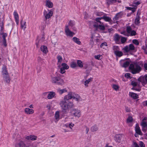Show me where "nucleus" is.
<instances>
[{"instance_id": "nucleus-25", "label": "nucleus", "mask_w": 147, "mask_h": 147, "mask_svg": "<svg viewBox=\"0 0 147 147\" xmlns=\"http://www.w3.org/2000/svg\"><path fill=\"white\" fill-rule=\"evenodd\" d=\"M46 6L49 8H52L53 6V3L49 0H47L46 3Z\"/></svg>"}, {"instance_id": "nucleus-30", "label": "nucleus", "mask_w": 147, "mask_h": 147, "mask_svg": "<svg viewBox=\"0 0 147 147\" xmlns=\"http://www.w3.org/2000/svg\"><path fill=\"white\" fill-rule=\"evenodd\" d=\"M72 40L78 45H80L81 44V42L80 41L79 39L77 38L76 37H73Z\"/></svg>"}, {"instance_id": "nucleus-59", "label": "nucleus", "mask_w": 147, "mask_h": 147, "mask_svg": "<svg viewBox=\"0 0 147 147\" xmlns=\"http://www.w3.org/2000/svg\"><path fill=\"white\" fill-rule=\"evenodd\" d=\"M101 55H95L94 56V58L96 59H98V60H100V58L101 56Z\"/></svg>"}, {"instance_id": "nucleus-7", "label": "nucleus", "mask_w": 147, "mask_h": 147, "mask_svg": "<svg viewBox=\"0 0 147 147\" xmlns=\"http://www.w3.org/2000/svg\"><path fill=\"white\" fill-rule=\"evenodd\" d=\"M138 81L141 82L143 85L147 84V75H146L144 76H141L138 79Z\"/></svg>"}, {"instance_id": "nucleus-58", "label": "nucleus", "mask_w": 147, "mask_h": 147, "mask_svg": "<svg viewBox=\"0 0 147 147\" xmlns=\"http://www.w3.org/2000/svg\"><path fill=\"white\" fill-rule=\"evenodd\" d=\"M139 144L140 147H145L144 144L142 141H140Z\"/></svg>"}, {"instance_id": "nucleus-1", "label": "nucleus", "mask_w": 147, "mask_h": 147, "mask_svg": "<svg viewBox=\"0 0 147 147\" xmlns=\"http://www.w3.org/2000/svg\"><path fill=\"white\" fill-rule=\"evenodd\" d=\"M72 92H69L67 95H65L63 100L61 101L59 105L62 110L61 113L63 114H66L69 112V109L72 108L74 105L72 102L69 101V99L72 98Z\"/></svg>"}, {"instance_id": "nucleus-48", "label": "nucleus", "mask_w": 147, "mask_h": 147, "mask_svg": "<svg viewBox=\"0 0 147 147\" xmlns=\"http://www.w3.org/2000/svg\"><path fill=\"white\" fill-rule=\"evenodd\" d=\"M57 59H58V63H61L62 60V57L60 55H58L57 56Z\"/></svg>"}, {"instance_id": "nucleus-5", "label": "nucleus", "mask_w": 147, "mask_h": 147, "mask_svg": "<svg viewBox=\"0 0 147 147\" xmlns=\"http://www.w3.org/2000/svg\"><path fill=\"white\" fill-rule=\"evenodd\" d=\"M74 106L71 109H69V110H70V113L71 114L74 115L75 117H79L81 116L80 111L77 109L74 108Z\"/></svg>"}, {"instance_id": "nucleus-22", "label": "nucleus", "mask_w": 147, "mask_h": 147, "mask_svg": "<svg viewBox=\"0 0 147 147\" xmlns=\"http://www.w3.org/2000/svg\"><path fill=\"white\" fill-rule=\"evenodd\" d=\"M122 80L124 82L127 81V79L129 78V73H127L125 74L124 76L122 75L121 76Z\"/></svg>"}, {"instance_id": "nucleus-6", "label": "nucleus", "mask_w": 147, "mask_h": 147, "mask_svg": "<svg viewBox=\"0 0 147 147\" xmlns=\"http://www.w3.org/2000/svg\"><path fill=\"white\" fill-rule=\"evenodd\" d=\"M134 5H130V7H129V14H131L135 12L137 8V6L140 4V3L137 2L136 3H134Z\"/></svg>"}, {"instance_id": "nucleus-3", "label": "nucleus", "mask_w": 147, "mask_h": 147, "mask_svg": "<svg viewBox=\"0 0 147 147\" xmlns=\"http://www.w3.org/2000/svg\"><path fill=\"white\" fill-rule=\"evenodd\" d=\"M51 82L52 83L56 85L62 86L64 84V80L59 77H52Z\"/></svg>"}, {"instance_id": "nucleus-16", "label": "nucleus", "mask_w": 147, "mask_h": 147, "mask_svg": "<svg viewBox=\"0 0 147 147\" xmlns=\"http://www.w3.org/2000/svg\"><path fill=\"white\" fill-rule=\"evenodd\" d=\"M140 13L139 11H138L137 12L136 16L135 21V24L136 25H138L140 23Z\"/></svg>"}, {"instance_id": "nucleus-47", "label": "nucleus", "mask_w": 147, "mask_h": 147, "mask_svg": "<svg viewBox=\"0 0 147 147\" xmlns=\"http://www.w3.org/2000/svg\"><path fill=\"white\" fill-rule=\"evenodd\" d=\"M13 15L15 20L19 19V16L17 12L15 11L13 13Z\"/></svg>"}, {"instance_id": "nucleus-52", "label": "nucleus", "mask_w": 147, "mask_h": 147, "mask_svg": "<svg viewBox=\"0 0 147 147\" xmlns=\"http://www.w3.org/2000/svg\"><path fill=\"white\" fill-rule=\"evenodd\" d=\"M132 42L136 45H139V42L136 39H134L132 40Z\"/></svg>"}, {"instance_id": "nucleus-23", "label": "nucleus", "mask_w": 147, "mask_h": 147, "mask_svg": "<svg viewBox=\"0 0 147 147\" xmlns=\"http://www.w3.org/2000/svg\"><path fill=\"white\" fill-rule=\"evenodd\" d=\"M106 3L109 6L111 5H112L116 3L117 0H106Z\"/></svg>"}, {"instance_id": "nucleus-20", "label": "nucleus", "mask_w": 147, "mask_h": 147, "mask_svg": "<svg viewBox=\"0 0 147 147\" xmlns=\"http://www.w3.org/2000/svg\"><path fill=\"white\" fill-rule=\"evenodd\" d=\"M137 33L136 31L132 30L131 27H129V36H134L136 35Z\"/></svg>"}, {"instance_id": "nucleus-34", "label": "nucleus", "mask_w": 147, "mask_h": 147, "mask_svg": "<svg viewBox=\"0 0 147 147\" xmlns=\"http://www.w3.org/2000/svg\"><path fill=\"white\" fill-rule=\"evenodd\" d=\"M146 119V118H144L142 120V122L141 123V125L142 127L145 128L147 126L146 123L145 121V120Z\"/></svg>"}, {"instance_id": "nucleus-18", "label": "nucleus", "mask_w": 147, "mask_h": 147, "mask_svg": "<svg viewBox=\"0 0 147 147\" xmlns=\"http://www.w3.org/2000/svg\"><path fill=\"white\" fill-rule=\"evenodd\" d=\"M2 74L3 76H5L9 74L7 70V69L6 66L5 65H3L2 68Z\"/></svg>"}, {"instance_id": "nucleus-32", "label": "nucleus", "mask_w": 147, "mask_h": 147, "mask_svg": "<svg viewBox=\"0 0 147 147\" xmlns=\"http://www.w3.org/2000/svg\"><path fill=\"white\" fill-rule=\"evenodd\" d=\"M55 95V93L53 92H50L48 94L47 98L48 99H50L53 98Z\"/></svg>"}, {"instance_id": "nucleus-50", "label": "nucleus", "mask_w": 147, "mask_h": 147, "mask_svg": "<svg viewBox=\"0 0 147 147\" xmlns=\"http://www.w3.org/2000/svg\"><path fill=\"white\" fill-rule=\"evenodd\" d=\"M105 13L101 12H97L96 13V15L98 16H101L105 14Z\"/></svg>"}, {"instance_id": "nucleus-35", "label": "nucleus", "mask_w": 147, "mask_h": 147, "mask_svg": "<svg viewBox=\"0 0 147 147\" xmlns=\"http://www.w3.org/2000/svg\"><path fill=\"white\" fill-rule=\"evenodd\" d=\"M98 129V128L96 125L95 124L92 126L91 128V130L92 132H94L97 131Z\"/></svg>"}, {"instance_id": "nucleus-39", "label": "nucleus", "mask_w": 147, "mask_h": 147, "mask_svg": "<svg viewBox=\"0 0 147 147\" xmlns=\"http://www.w3.org/2000/svg\"><path fill=\"white\" fill-rule=\"evenodd\" d=\"M68 24L69 26L73 27L75 24V21L70 20L68 23Z\"/></svg>"}, {"instance_id": "nucleus-4", "label": "nucleus", "mask_w": 147, "mask_h": 147, "mask_svg": "<svg viewBox=\"0 0 147 147\" xmlns=\"http://www.w3.org/2000/svg\"><path fill=\"white\" fill-rule=\"evenodd\" d=\"M16 140L17 142L15 144V147H29L30 146L29 144L26 143L21 140V138L19 140L16 139Z\"/></svg>"}, {"instance_id": "nucleus-33", "label": "nucleus", "mask_w": 147, "mask_h": 147, "mask_svg": "<svg viewBox=\"0 0 147 147\" xmlns=\"http://www.w3.org/2000/svg\"><path fill=\"white\" fill-rule=\"evenodd\" d=\"M21 24V29H24V30H25V29L26 28V22L25 21L23 22L22 20L20 22Z\"/></svg>"}, {"instance_id": "nucleus-14", "label": "nucleus", "mask_w": 147, "mask_h": 147, "mask_svg": "<svg viewBox=\"0 0 147 147\" xmlns=\"http://www.w3.org/2000/svg\"><path fill=\"white\" fill-rule=\"evenodd\" d=\"M136 51L134 46L132 44H131L129 45V54L131 55L133 54V53Z\"/></svg>"}, {"instance_id": "nucleus-36", "label": "nucleus", "mask_w": 147, "mask_h": 147, "mask_svg": "<svg viewBox=\"0 0 147 147\" xmlns=\"http://www.w3.org/2000/svg\"><path fill=\"white\" fill-rule=\"evenodd\" d=\"M77 65H78V66L80 68H82L83 67V64L82 61L80 60H77Z\"/></svg>"}, {"instance_id": "nucleus-40", "label": "nucleus", "mask_w": 147, "mask_h": 147, "mask_svg": "<svg viewBox=\"0 0 147 147\" xmlns=\"http://www.w3.org/2000/svg\"><path fill=\"white\" fill-rule=\"evenodd\" d=\"M131 96L134 99H136L138 98V95L134 93H131Z\"/></svg>"}, {"instance_id": "nucleus-62", "label": "nucleus", "mask_w": 147, "mask_h": 147, "mask_svg": "<svg viewBox=\"0 0 147 147\" xmlns=\"http://www.w3.org/2000/svg\"><path fill=\"white\" fill-rule=\"evenodd\" d=\"M74 124H73L72 123H70L69 124V126L70 128H71L72 127L74 126Z\"/></svg>"}, {"instance_id": "nucleus-45", "label": "nucleus", "mask_w": 147, "mask_h": 147, "mask_svg": "<svg viewBox=\"0 0 147 147\" xmlns=\"http://www.w3.org/2000/svg\"><path fill=\"white\" fill-rule=\"evenodd\" d=\"M113 88L117 91L119 88V87L118 85L115 84H113L112 86Z\"/></svg>"}, {"instance_id": "nucleus-21", "label": "nucleus", "mask_w": 147, "mask_h": 147, "mask_svg": "<svg viewBox=\"0 0 147 147\" xmlns=\"http://www.w3.org/2000/svg\"><path fill=\"white\" fill-rule=\"evenodd\" d=\"M25 112L27 114H31L34 113V111L33 109H30L29 108H26L25 109Z\"/></svg>"}, {"instance_id": "nucleus-9", "label": "nucleus", "mask_w": 147, "mask_h": 147, "mask_svg": "<svg viewBox=\"0 0 147 147\" xmlns=\"http://www.w3.org/2000/svg\"><path fill=\"white\" fill-rule=\"evenodd\" d=\"M95 24L93 25L94 27L96 29H99L100 30L103 31L105 30V28L104 24L102 25L98 24L97 23L95 22Z\"/></svg>"}, {"instance_id": "nucleus-53", "label": "nucleus", "mask_w": 147, "mask_h": 147, "mask_svg": "<svg viewBox=\"0 0 147 147\" xmlns=\"http://www.w3.org/2000/svg\"><path fill=\"white\" fill-rule=\"evenodd\" d=\"M113 50L115 51H118L119 50V47L118 46H113Z\"/></svg>"}, {"instance_id": "nucleus-15", "label": "nucleus", "mask_w": 147, "mask_h": 147, "mask_svg": "<svg viewBox=\"0 0 147 147\" xmlns=\"http://www.w3.org/2000/svg\"><path fill=\"white\" fill-rule=\"evenodd\" d=\"M135 131L138 134L142 136L143 134L142 132L140 129L139 126V125L138 124H136L135 127Z\"/></svg>"}, {"instance_id": "nucleus-41", "label": "nucleus", "mask_w": 147, "mask_h": 147, "mask_svg": "<svg viewBox=\"0 0 147 147\" xmlns=\"http://www.w3.org/2000/svg\"><path fill=\"white\" fill-rule=\"evenodd\" d=\"M78 66L76 63L74 62H71L70 64V67L73 68H74Z\"/></svg>"}, {"instance_id": "nucleus-24", "label": "nucleus", "mask_w": 147, "mask_h": 147, "mask_svg": "<svg viewBox=\"0 0 147 147\" xmlns=\"http://www.w3.org/2000/svg\"><path fill=\"white\" fill-rule=\"evenodd\" d=\"M121 36H119L118 34H116L114 37V40L116 42H118L119 41L120 38Z\"/></svg>"}, {"instance_id": "nucleus-19", "label": "nucleus", "mask_w": 147, "mask_h": 147, "mask_svg": "<svg viewBox=\"0 0 147 147\" xmlns=\"http://www.w3.org/2000/svg\"><path fill=\"white\" fill-rule=\"evenodd\" d=\"M40 50L45 54H47L48 52L47 47L45 45L42 46L40 47Z\"/></svg>"}, {"instance_id": "nucleus-55", "label": "nucleus", "mask_w": 147, "mask_h": 147, "mask_svg": "<svg viewBox=\"0 0 147 147\" xmlns=\"http://www.w3.org/2000/svg\"><path fill=\"white\" fill-rule=\"evenodd\" d=\"M4 26H1V30L0 31V34H3L4 33Z\"/></svg>"}, {"instance_id": "nucleus-12", "label": "nucleus", "mask_w": 147, "mask_h": 147, "mask_svg": "<svg viewBox=\"0 0 147 147\" xmlns=\"http://www.w3.org/2000/svg\"><path fill=\"white\" fill-rule=\"evenodd\" d=\"M123 14V12L122 11H120L117 13L114 18H113V20L114 21L118 20L119 18L122 17Z\"/></svg>"}, {"instance_id": "nucleus-49", "label": "nucleus", "mask_w": 147, "mask_h": 147, "mask_svg": "<svg viewBox=\"0 0 147 147\" xmlns=\"http://www.w3.org/2000/svg\"><path fill=\"white\" fill-rule=\"evenodd\" d=\"M121 41L122 43L123 44L127 40V38L124 37H123L121 36Z\"/></svg>"}, {"instance_id": "nucleus-43", "label": "nucleus", "mask_w": 147, "mask_h": 147, "mask_svg": "<svg viewBox=\"0 0 147 147\" xmlns=\"http://www.w3.org/2000/svg\"><path fill=\"white\" fill-rule=\"evenodd\" d=\"M59 111H57L55 113V117L56 119H57L59 118Z\"/></svg>"}, {"instance_id": "nucleus-51", "label": "nucleus", "mask_w": 147, "mask_h": 147, "mask_svg": "<svg viewBox=\"0 0 147 147\" xmlns=\"http://www.w3.org/2000/svg\"><path fill=\"white\" fill-rule=\"evenodd\" d=\"M124 53H128L129 52V46H127L123 48Z\"/></svg>"}, {"instance_id": "nucleus-26", "label": "nucleus", "mask_w": 147, "mask_h": 147, "mask_svg": "<svg viewBox=\"0 0 147 147\" xmlns=\"http://www.w3.org/2000/svg\"><path fill=\"white\" fill-rule=\"evenodd\" d=\"M3 78L5 81L7 83H9L10 81V78L9 74L4 76H3Z\"/></svg>"}, {"instance_id": "nucleus-56", "label": "nucleus", "mask_w": 147, "mask_h": 147, "mask_svg": "<svg viewBox=\"0 0 147 147\" xmlns=\"http://www.w3.org/2000/svg\"><path fill=\"white\" fill-rule=\"evenodd\" d=\"M65 69L64 68H63L62 67H61L60 69V73L63 74L65 73Z\"/></svg>"}, {"instance_id": "nucleus-2", "label": "nucleus", "mask_w": 147, "mask_h": 147, "mask_svg": "<svg viewBox=\"0 0 147 147\" xmlns=\"http://www.w3.org/2000/svg\"><path fill=\"white\" fill-rule=\"evenodd\" d=\"M129 69L133 74L138 73L141 71V67L136 64H131L129 66Z\"/></svg>"}, {"instance_id": "nucleus-54", "label": "nucleus", "mask_w": 147, "mask_h": 147, "mask_svg": "<svg viewBox=\"0 0 147 147\" xmlns=\"http://www.w3.org/2000/svg\"><path fill=\"white\" fill-rule=\"evenodd\" d=\"M0 35H2V38L3 39H6V37L7 36V34L6 33H4L3 34H0Z\"/></svg>"}, {"instance_id": "nucleus-44", "label": "nucleus", "mask_w": 147, "mask_h": 147, "mask_svg": "<svg viewBox=\"0 0 147 147\" xmlns=\"http://www.w3.org/2000/svg\"><path fill=\"white\" fill-rule=\"evenodd\" d=\"M30 140L32 141L35 140H37V137L36 136L33 135H30Z\"/></svg>"}, {"instance_id": "nucleus-28", "label": "nucleus", "mask_w": 147, "mask_h": 147, "mask_svg": "<svg viewBox=\"0 0 147 147\" xmlns=\"http://www.w3.org/2000/svg\"><path fill=\"white\" fill-rule=\"evenodd\" d=\"M120 33L121 34L129 36V26H126V32L123 31L121 32Z\"/></svg>"}, {"instance_id": "nucleus-17", "label": "nucleus", "mask_w": 147, "mask_h": 147, "mask_svg": "<svg viewBox=\"0 0 147 147\" xmlns=\"http://www.w3.org/2000/svg\"><path fill=\"white\" fill-rule=\"evenodd\" d=\"M122 137L121 135L119 134H116L114 137V140L116 142L120 143L121 142Z\"/></svg>"}, {"instance_id": "nucleus-57", "label": "nucleus", "mask_w": 147, "mask_h": 147, "mask_svg": "<svg viewBox=\"0 0 147 147\" xmlns=\"http://www.w3.org/2000/svg\"><path fill=\"white\" fill-rule=\"evenodd\" d=\"M145 53L147 54V45H146L145 47L143 46L142 47Z\"/></svg>"}, {"instance_id": "nucleus-63", "label": "nucleus", "mask_w": 147, "mask_h": 147, "mask_svg": "<svg viewBox=\"0 0 147 147\" xmlns=\"http://www.w3.org/2000/svg\"><path fill=\"white\" fill-rule=\"evenodd\" d=\"M25 139L28 140H30V135L29 136H26L25 137Z\"/></svg>"}, {"instance_id": "nucleus-10", "label": "nucleus", "mask_w": 147, "mask_h": 147, "mask_svg": "<svg viewBox=\"0 0 147 147\" xmlns=\"http://www.w3.org/2000/svg\"><path fill=\"white\" fill-rule=\"evenodd\" d=\"M65 32L66 35L71 37L73 36L74 34V33L70 31L68 27V25H66L65 27Z\"/></svg>"}, {"instance_id": "nucleus-29", "label": "nucleus", "mask_w": 147, "mask_h": 147, "mask_svg": "<svg viewBox=\"0 0 147 147\" xmlns=\"http://www.w3.org/2000/svg\"><path fill=\"white\" fill-rule=\"evenodd\" d=\"M53 11H51L45 16L46 20H47V19L50 18L53 15Z\"/></svg>"}, {"instance_id": "nucleus-42", "label": "nucleus", "mask_w": 147, "mask_h": 147, "mask_svg": "<svg viewBox=\"0 0 147 147\" xmlns=\"http://www.w3.org/2000/svg\"><path fill=\"white\" fill-rule=\"evenodd\" d=\"M61 66L63 67V68H64L65 69H67L69 68V66L67 65L65 63H62Z\"/></svg>"}, {"instance_id": "nucleus-60", "label": "nucleus", "mask_w": 147, "mask_h": 147, "mask_svg": "<svg viewBox=\"0 0 147 147\" xmlns=\"http://www.w3.org/2000/svg\"><path fill=\"white\" fill-rule=\"evenodd\" d=\"M3 44L5 47H6L7 46L6 44V39H3Z\"/></svg>"}, {"instance_id": "nucleus-61", "label": "nucleus", "mask_w": 147, "mask_h": 147, "mask_svg": "<svg viewBox=\"0 0 147 147\" xmlns=\"http://www.w3.org/2000/svg\"><path fill=\"white\" fill-rule=\"evenodd\" d=\"M90 44L91 45L92 47L94 44V42L93 41V40H90Z\"/></svg>"}, {"instance_id": "nucleus-46", "label": "nucleus", "mask_w": 147, "mask_h": 147, "mask_svg": "<svg viewBox=\"0 0 147 147\" xmlns=\"http://www.w3.org/2000/svg\"><path fill=\"white\" fill-rule=\"evenodd\" d=\"M107 46V43L106 42H104L101 44L100 45V47L101 48L104 49L105 47Z\"/></svg>"}, {"instance_id": "nucleus-64", "label": "nucleus", "mask_w": 147, "mask_h": 147, "mask_svg": "<svg viewBox=\"0 0 147 147\" xmlns=\"http://www.w3.org/2000/svg\"><path fill=\"white\" fill-rule=\"evenodd\" d=\"M133 145L135 147H140L138 145L136 142H134Z\"/></svg>"}, {"instance_id": "nucleus-31", "label": "nucleus", "mask_w": 147, "mask_h": 147, "mask_svg": "<svg viewBox=\"0 0 147 147\" xmlns=\"http://www.w3.org/2000/svg\"><path fill=\"white\" fill-rule=\"evenodd\" d=\"M57 92L60 94H62L63 93L66 92H67V90L66 88L61 89L60 88H58L57 89Z\"/></svg>"}, {"instance_id": "nucleus-38", "label": "nucleus", "mask_w": 147, "mask_h": 147, "mask_svg": "<svg viewBox=\"0 0 147 147\" xmlns=\"http://www.w3.org/2000/svg\"><path fill=\"white\" fill-rule=\"evenodd\" d=\"M106 14H105L104 20L106 22H111L112 21L111 18L109 16H106Z\"/></svg>"}, {"instance_id": "nucleus-27", "label": "nucleus", "mask_w": 147, "mask_h": 147, "mask_svg": "<svg viewBox=\"0 0 147 147\" xmlns=\"http://www.w3.org/2000/svg\"><path fill=\"white\" fill-rule=\"evenodd\" d=\"M114 53L116 56L119 57H120L123 55V53L121 51H115Z\"/></svg>"}, {"instance_id": "nucleus-8", "label": "nucleus", "mask_w": 147, "mask_h": 147, "mask_svg": "<svg viewBox=\"0 0 147 147\" xmlns=\"http://www.w3.org/2000/svg\"><path fill=\"white\" fill-rule=\"evenodd\" d=\"M131 84L134 87L132 88V89L138 91L140 90L141 89L139 87V85L136 82L132 81L131 83Z\"/></svg>"}, {"instance_id": "nucleus-11", "label": "nucleus", "mask_w": 147, "mask_h": 147, "mask_svg": "<svg viewBox=\"0 0 147 147\" xmlns=\"http://www.w3.org/2000/svg\"><path fill=\"white\" fill-rule=\"evenodd\" d=\"M128 59L129 60V58H125L124 59L121 60L120 61V64L121 66L123 67L126 68L127 67L129 66V61H127L124 62L123 63H122V61H124L125 60Z\"/></svg>"}, {"instance_id": "nucleus-13", "label": "nucleus", "mask_w": 147, "mask_h": 147, "mask_svg": "<svg viewBox=\"0 0 147 147\" xmlns=\"http://www.w3.org/2000/svg\"><path fill=\"white\" fill-rule=\"evenodd\" d=\"M72 98L73 99H75L77 101H80L81 100V98L79 95L76 93L74 92H72Z\"/></svg>"}, {"instance_id": "nucleus-37", "label": "nucleus", "mask_w": 147, "mask_h": 147, "mask_svg": "<svg viewBox=\"0 0 147 147\" xmlns=\"http://www.w3.org/2000/svg\"><path fill=\"white\" fill-rule=\"evenodd\" d=\"M92 78H89L88 80H86L85 82H84V84L85 86H88L87 85V84H88L90 81H92V80L93 79Z\"/></svg>"}]
</instances>
